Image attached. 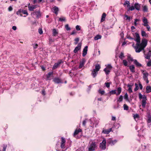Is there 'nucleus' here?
<instances>
[{
    "mask_svg": "<svg viewBox=\"0 0 151 151\" xmlns=\"http://www.w3.org/2000/svg\"><path fill=\"white\" fill-rule=\"evenodd\" d=\"M134 34L136 37L135 41L137 42L136 46H134V48L136 52L139 53L142 50H144L145 48L141 45L140 44V38L139 34L137 32H136Z\"/></svg>",
    "mask_w": 151,
    "mask_h": 151,
    "instance_id": "1",
    "label": "nucleus"
},
{
    "mask_svg": "<svg viewBox=\"0 0 151 151\" xmlns=\"http://www.w3.org/2000/svg\"><path fill=\"white\" fill-rule=\"evenodd\" d=\"M139 97L140 99H143L142 101V107L145 108V107L147 100L146 96L145 95H142L140 93H139Z\"/></svg>",
    "mask_w": 151,
    "mask_h": 151,
    "instance_id": "2",
    "label": "nucleus"
},
{
    "mask_svg": "<svg viewBox=\"0 0 151 151\" xmlns=\"http://www.w3.org/2000/svg\"><path fill=\"white\" fill-rule=\"evenodd\" d=\"M97 142H92L88 146V151H94L95 150V148H97Z\"/></svg>",
    "mask_w": 151,
    "mask_h": 151,
    "instance_id": "3",
    "label": "nucleus"
},
{
    "mask_svg": "<svg viewBox=\"0 0 151 151\" xmlns=\"http://www.w3.org/2000/svg\"><path fill=\"white\" fill-rule=\"evenodd\" d=\"M31 15L33 17L35 18H35L37 19L39 18L41 16L40 12V10L35 11V12L32 13Z\"/></svg>",
    "mask_w": 151,
    "mask_h": 151,
    "instance_id": "4",
    "label": "nucleus"
},
{
    "mask_svg": "<svg viewBox=\"0 0 151 151\" xmlns=\"http://www.w3.org/2000/svg\"><path fill=\"white\" fill-rule=\"evenodd\" d=\"M116 90H112L109 91V93L111 94H116V95H119L120 93L122 91V88L119 87L117 88V92L116 93Z\"/></svg>",
    "mask_w": 151,
    "mask_h": 151,
    "instance_id": "5",
    "label": "nucleus"
},
{
    "mask_svg": "<svg viewBox=\"0 0 151 151\" xmlns=\"http://www.w3.org/2000/svg\"><path fill=\"white\" fill-rule=\"evenodd\" d=\"M63 63V60L61 59H60L58 61L57 63H55L54 64L52 67V69L53 70L56 69L60 66V64Z\"/></svg>",
    "mask_w": 151,
    "mask_h": 151,
    "instance_id": "6",
    "label": "nucleus"
},
{
    "mask_svg": "<svg viewBox=\"0 0 151 151\" xmlns=\"http://www.w3.org/2000/svg\"><path fill=\"white\" fill-rule=\"evenodd\" d=\"M117 140L116 139L113 140L112 138H109L107 140V144L108 145H110L111 146L114 145L116 142Z\"/></svg>",
    "mask_w": 151,
    "mask_h": 151,
    "instance_id": "7",
    "label": "nucleus"
},
{
    "mask_svg": "<svg viewBox=\"0 0 151 151\" xmlns=\"http://www.w3.org/2000/svg\"><path fill=\"white\" fill-rule=\"evenodd\" d=\"M106 139H104L102 142L100 144V148L102 150H105L106 148Z\"/></svg>",
    "mask_w": 151,
    "mask_h": 151,
    "instance_id": "8",
    "label": "nucleus"
},
{
    "mask_svg": "<svg viewBox=\"0 0 151 151\" xmlns=\"http://www.w3.org/2000/svg\"><path fill=\"white\" fill-rule=\"evenodd\" d=\"M82 132V130L81 129H76L74 133V134H73V135H74V136L77 139H79L81 138V136H76V135H77V134H78L79 133V132Z\"/></svg>",
    "mask_w": 151,
    "mask_h": 151,
    "instance_id": "9",
    "label": "nucleus"
},
{
    "mask_svg": "<svg viewBox=\"0 0 151 151\" xmlns=\"http://www.w3.org/2000/svg\"><path fill=\"white\" fill-rule=\"evenodd\" d=\"M140 45L143 46V47L145 48L147 45V40L145 38H143L142 39L141 42L140 43Z\"/></svg>",
    "mask_w": 151,
    "mask_h": 151,
    "instance_id": "10",
    "label": "nucleus"
},
{
    "mask_svg": "<svg viewBox=\"0 0 151 151\" xmlns=\"http://www.w3.org/2000/svg\"><path fill=\"white\" fill-rule=\"evenodd\" d=\"M53 81L55 83L59 84L63 83V82L60 78L58 77H55L53 80Z\"/></svg>",
    "mask_w": 151,
    "mask_h": 151,
    "instance_id": "11",
    "label": "nucleus"
},
{
    "mask_svg": "<svg viewBox=\"0 0 151 151\" xmlns=\"http://www.w3.org/2000/svg\"><path fill=\"white\" fill-rule=\"evenodd\" d=\"M61 141L60 144V147L62 149H64L65 147V139L63 137H61Z\"/></svg>",
    "mask_w": 151,
    "mask_h": 151,
    "instance_id": "12",
    "label": "nucleus"
},
{
    "mask_svg": "<svg viewBox=\"0 0 151 151\" xmlns=\"http://www.w3.org/2000/svg\"><path fill=\"white\" fill-rule=\"evenodd\" d=\"M81 43H79L78 44V45L73 50V52L75 53H76L78 51L80 50L81 48Z\"/></svg>",
    "mask_w": 151,
    "mask_h": 151,
    "instance_id": "13",
    "label": "nucleus"
},
{
    "mask_svg": "<svg viewBox=\"0 0 151 151\" xmlns=\"http://www.w3.org/2000/svg\"><path fill=\"white\" fill-rule=\"evenodd\" d=\"M91 76H92L93 78H95L97 76L98 74V71L93 69L92 70H91Z\"/></svg>",
    "mask_w": 151,
    "mask_h": 151,
    "instance_id": "14",
    "label": "nucleus"
},
{
    "mask_svg": "<svg viewBox=\"0 0 151 151\" xmlns=\"http://www.w3.org/2000/svg\"><path fill=\"white\" fill-rule=\"evenodd\" d=\"M85 62H86L85 59L84 58L81 61H80V64H79V66L78 67V68L79 69H81L82 68L83 66L85 63Z\"/></svg>",
    "mask_w": 151,
    "mask_h": 151,
    "instance_id": "15",
    "label": "nucleus"
},
{
    "mask_svg": "<svg viewBox=\"0 0 151 151\" xmlns=\"http://www.w3.org/2000/svg\"><path fill=\"white\" fill-rule=\"evenodd\" d=\"M88 47L87 46L83 48V51L82 56L83 57L85 56L87 53V52L88 51Z\"/></svg>",
    "mask_w": 151,
    "mask_h": 151,
    "instance_id": "16",
    "label": "nucleus"
},
{
    "mask_svg": "<svg viewBox=\"0 0 151 151\" xmlns=\"http://www.w3.org/2000/svg\"><path fill=\"white\" fill-rule=\"evenodd\" d=\"M135 9L137 11L140 10L141 7L140 4L138 3H135L134 4Z\"/></svg>",
    "mask_w": 151,
    "mask_h": 151,
    "instance_id": "17",
    "label": "nucleus"
},
{
    "mask_svg": "<svg viewBox=\"0 0 151 151\" xmlns=\"http://www.w3.org/2000/svg\"><path fill=\"white\" fill-rule=\"evenodd\" d=\"M59 11L58 8L56 6H54L52 8L53 12L56 15L58 14V12Z\"/></svg>",
    "mask_w": 151,
    "mask_h": 151,
    "instance_id": "18",
    "label": "nucleus"
},
{
    "mask_svg": "<svg viewBox=\"0 0 151 151\" xmlns=\"http://www.w3.org/2000/svg\"><path fill=\"white\" fill-rule=\"evenodd\" d=\"M111 128L108 129H104L102 131V133L105 134H108L111 131Z\"/></svg>",
    "mask_w": 151,
    "mask_h": 151,
    "instance_id": "19",
    "label": "nucleus"
},
{
    "mask_svg": "<svg viewBox=\"0 0 151 151\" xmlns=\"http://www.w3.org/2000/svg\"><path fill=\"white\" fill-rule=\"evenodd\" d=\"M134 63L135 65L137 67H140L142 66V65L138 62L137 60H135Z\"/></svg>",
    "mask_w": 151,
    "mask_h": 151,
    "instance_id": "20",
    "label": "nucleus"
},
{
    "mask_svg": "<svg viewBox=\"0 0 151 151\" xmlns=\"http://www.w3.org/2000/svg\"><path fill=\"white\" fill-rule=\"evenodd\" d=\"M53 75V72L52 71L49 72L47 75V78L48 80H50L51 76H52Z\"/></svg>",
    "mask_w": 151,
    "mask_h": 151,
    "instance_id": "21",
    "label": "nucleus"
},
{
    "mask_svg": "<svg viewBox=\"0 0 151 151\" xmlns=\"http://www.w3.org/2000/svg\"><path fill=\"white\" fill-rule=\"evenodd\" d=\"M135 59H134L132 57H131V55L130 54H128L127 56V60L129 62L130 61H134Z\"/></svg>",
    "mask_w": 151,
    "mask_h": 151,
    "instance_id": "22",
    "label": "nucleus"
},
{
    "mask_svg": "<svg viewBox=\"0 0 151 151\" xmlns=\"http://www.w3.org/2000/svg\"><path fill=\"white\" fill-rule=\"evenodd\" d=\"M129 69L130 71L132 73H134L135 72V67L133 65H132L129 66Z\"/></svg>",
    "mask_w": 151,
    "mask_h": 151,
    "instance_id": "23",
    "label": "nucleus"
},
{
    "mask_svg": "<svg viewBox=\"0 0 151 151\" xmlns=\"http://www.w3.org/2000/svg\"><path fill=\"white\" fill-rule=\"evenodd\" d=\"M28 8L29 10L30 11H34V9H35L36 8V6L35 5H33L32 6L28 5Z\"/></svg>",
    "mask_w": 151,
    "mask_h": 151,
    "instance_id": "24",
    "label": "nucleus"
},
{
    "mask_svg": "<svg viewBox=\"0 0 151 151\" xmlns=\"http://www.w3.org/2000/svg\"><path fill=\"white\" fill-rule=\"evenodd\" d=\"M143 22L144 23V24H143V25L144 26H146V25H148V24H147L148 23L147 21V20L146 18L145 17H144L143 19L142 20Z\"/></svg>",
    "mask_w": 151,
    "mask_h": 151,
    "instance_id": "25",
    "label": "nucleus"
},
{
    "mask_svg": "<svg viewBox=\"0 0 151 151\" xmlns=\"http://www.w3.org/2000/svg\"><path fill=\"white\" fill-rule=\"evenodd\" d=\"M101 68L100 65L98 63L95 64V68L93 69L95 70L98 71Z\"/></svg>",
    "mask_w": 151,
    "mask_h": 151,
    "instance_id": "26",
    "label": "nucleus"
},
{
    "mask_svg": "<svg viewBox=\"0 0 151 151\" xmlns=\"http://www.w3.org/2000/svg\"><path fill=\"white\" fill-rule=\"evenodd\" d=\"M106 16V14L105 13H104L102 14L101 20V22H103L105 20Z\"/></svg>",
    "mask_w": 151,
    "mask_h": 151,
    "instance_id": "27",
    "label": "nucleus"
},
{
    "mask_svg": "<svg viewBox=\"0 0 151 151\" xmlns=\"http://www.w3.org/2000/svg\"><path fill=\"white\" fill-rule=\"evenodd\" d=\"M58 34V32L55 29H54L52 30V36H55Z\"/></svg>",
    "mask_w": 151,
    "mask_h": 151,
    "instance_id": "28",
    "label": "nucleus"
},
{
    "mask_svg": "<svg viewBox=\"0 0 151 151\" xmlns=\"http://www.w3.org/2000/svg\"><path fill=\"white\" fill-rule=\"evenodd\" d=\"M141 35L142 37H148V35H147L145 31L142 30L141 31Z\"/></svg>",
    "mask_w": 151,
    "mask_h": 151,
    "instance_id": "29",
    "label": "nucleus"
},
{
    "mask_svg": "<svg viewBox=\"0 0 151 151\" xmlns=\"http://www.w3.org/2000/svg\"><path fill=\"white\" fill-rule=\"evenodd\" d=\"M49 45L50 46L52 43L55 41V40L53 39L51 37H49Z\"/></svg>",
    "mask_w": 151,
    "mask_h": 151,
    "instance_id": "30",
    "label": "nucleus"
},
{
    "mask_svg": "<svg viewBox=\"0 0 151 151\" xmlns=\"http://www.w3.org/2000/svg\"><path fill=\"white\" fill-rule=\"evenodd\" d=\"M123 96L122 95H120V96H119V98H118L117 99V103H118V102H119V103L120 102H122L123 100Z\"/></svg>",
    "mask_w": 151,
    "mask_h": 151,
    "instance_id": "31",
    "label": "nucleus"
},
{
    "mask_svg": "<svg viewBox=\"0 0 151 151\" xmlns=\"http://www.w3.org/2000/svg\"><path fill=\"white\" fill-rule=\"evenodd\" d=\"M146 91L147 93H149L151 92V86H147L146 87Z\"/></svg>",
    "mask_w": 151,
    "mask_h": 151,
    "instance_id": "32",
    "label": "nucleus"
},
{
    "mask_svg": "<svg viewBox=\"0 0 151 151\" xmlns=\"http://www.w3.org/2000/svg\"><path fill=\"white\" fill-rule=\"evenodd\" d=\"M143 75V78L145 81L146 79L148 78L147 77L148 76V74L147 72H146L144 73Z\"/></svg>",
    "mask_w": 151,
    "mask_h": 151,
    "instance_id": "33",
    "label": "nucleus"
},
{
    "mask_svg": "<svg viewBox=\"0 0 151 151\" xmlns=\"http://www.w3.org/2000/svg\"><path fill=\"white\" fill-rule=\"evenodd\" d=\"M132 85H131L129 84H128L127 85V86L129 87V88L128 89V91L129 93H131L132 92Z\"/></svg>",
    "mask_w": 151,
    "mask_h": 151,
    "instance_id": "34",
    "label": "nucleus"
},
{
    "mask_svg": "<svg viewBox=\"0 0 151 151\" xmlns=\"http://www.w3.org/2000/svg\"><path fill=\"white\" fill-rule=\"evenodd\" d=\"M127 4V7L128 8H129V7L130 6V3L129 1L126 0L124 1V6H125Z\"/></svg>",
    "mask_w": 151,
    "mask_h": 151,
    "instance_id": "35",
    "label": "nucleus"
},
{
    "mask_svg": "<svg viewBox=\"0 0 151 151\" xmlns=\"http://www.w3.org/2000/svg\"><path fill=\"white\" fill-rule=\"evenodd\" d=\"M124 17H126V20H127L128 22H129L131 21V17L129 16L126 14L124 15Z\"/></svg>",
    "mask_w": 151,
    "mask_h": 151,
    "instance_id": "36",
    "label": "nucleus"
},
{
    "mask_svg": "<svg viewBox=\"0 0 151 151\" xmlns=\"http://www.w3.org/2000/svg\"><path fill=\"white\" fill-rule=\"evenodd\" d=\"M101 36L100 35H97L94 37V40H96L101 39Z\"/></svg>",
    "mask_w": 151,
    "mask_h": 151,
    "instance_id": "37",
    "label": "nucleus"
},
{
    "mask_svg": "<svg viewBox=\"0 0 151 151\" xmlns=\"http://www.w3.org/2000/svg\"><path fill=\"white\" fill-rule=\"evenodd\" d=\"M104 70L105 72V74L106 75L109 74L110 72V70L107 69L106 68H105Z\"/></svg>",
    "mask_w": 151,
    "mask_h": 151,
    "instance_id": "38",
    "label": "nucleus"
},
{
    "mask_svg": "<svg viewBox=\"0 0 151 151\" xmlns=\"http://www.w3.org/2000/svg\"><path fill=\"white\" fill-rule=\"evenodd\" d=\"M124 99L126 101H129V100L128 99V95L127 93H126L124 95Z\"/></svg>",
    "mask_w": 151,
    "mask_h": 151,
    "instance_id": "39",
    "label": "nucleus"
},
{
    "mask_svg": "<svg viewBox=\"0 0 151 151\" xmlns=\"http://www.w3.org/2000/svg\"><path fill=\"white\" fill-rule=\"evenodd\" d=\"M128 8V11H132L135 9L134 6L133 5H132L131 7H129V8Z\"/></svg>",
    "mask_w": 151,
    "mask_h": 151,
    "instance_id": "40",
    "label": "nucleus"
},
{
    "mask_svg": "<svg viewBox=\"0 0 151 151\" xmlns=\"http://www.w3.org/2000/svg\"><path fill=\"white\" fill-rule=\"evenodd\" d=\"M135 88L134 89V91H136L139 89V87L138 86V84L137 83H135Z\"/></svg>",
    "mask_w": 151,
    "mask_h": 151,
    "instance_id": "41",
    "label": "nucleus"
},
{
    "mask_svg": "<svg viewBox=\"0 0 151 151\" xmlns=\"http://www.w3.org/2000/svg\"><path fill=\"white\" fill-rule=\"evenodd\" d=\"M148 10V8L146 5L144 6L143 9V11L144 12H147Z\"/></svg>",
    "mask_w": 151,
    "mask_h": 151,
    "instance_id": "42",
    "label": "nucleus"
},
{
    "mask_svg": "<svg viewBox=\"0 0 151 151\" xmlns=\"http://www.w3.org/2000/svg\"><path fill=\"white\" fill-rule=\"evenodd\" d=\"M59 21L61 22H65L66 21L65 18L63 17H60L59 19Z\"/></svg>",
    "mask_w": 151,
    "mask_h": 151,
    "instance_id": "43",
    "label": "nucleus"
},
{
    "mask_svg": "<svg viewBox=\"0 0 151 151\" xmlns=\"http://www.w3.org/2000/svg\"><path fill=\"white\" fill-rule=\"evenodd\" d=\"M134 119L136 120V119H137V120H138V119L139 118V116L138 114H136L134 115L133 116Z\"/></svg>",
    "mask_w": 151,
    "mask_h": 151,
    "instance_id": "44",
    "label": "nucleus"
},
{
    "mask_svg": "<svg viewBox=\"0 0 151 151\" xmlns=\"http://www.w3.org/2000/svg\"><path fill=\"white\" fill-rule=\"evenodd\" d=\"M32 45L33 46L34 49H36L38 46V45L37 44L34 43L32 44Z\"/></svg>",
    "mask_w": 151,
    "mask_h": 151,
    "instance_id": "45",
    "label": "nucleus"
},
{
    "mask_svg": "<svg viewBox=\"0 0 151 151\" xmlns=\"http://www.w3.org/2000/svg\"><path fill=\"white\" fill-rule=\"evenodd\" d=\"M111 83V82H106L105 83V85L106 86L107 88H109L110 87V85Z\"/></svg>",
    "mask_w": 151,
    "mask_h": 151,
    "instance_id": "46",
    "label": "nucleus"
},
{
    "mask_svg": "<svg viewBox=\"0 0 151 151\" xmlns=\"http://www.w3.org/2000/svg\"><path fill=\"white\" fill-rule=\"evenodd\" d=\"M22 13H23L24 14L26 15L27 16L28 15V14L27 10H24L22 9Z\"/></svg>",
    "mask_w": 151,
    "mask_h": 151,
    "instance_id": "47",
    "label": "nucleus"
},
{
    "mask_svg": "<svg viewBox=\"0 0 151 151\" xmlns=\"http://www.w3.org/2000/svg\"><path fill=\"white\" fill-rule=\"evenodd\" d=\"M124 57V54L123 52H121L120 53V55L119 56V57L121 59H122Z\"/></svg>",
    "mask_w": 151,
    "mask_h": 151,
    "instance_id": "48",
    "label": "nucleus"
},
{
    "mask_svg": "<svg viewBox=\"0 0 151 151\" xmlns=\"http://www.w3.org/2000/svg\"><path fill=\"white\" fill-rule=\"evenodd\" d=\"M124 109L125 110H128L129 109V107L126 104H124L123 105Z\"/></svg>",
    "mask_w": 151,
    "mask_h": 151,
    "instance_id": "49",
    "label": "nucleus"
},
{
    "mask_svg": "<svg viewBox=\"0 0 151 151\" xmlns=\"http://www.w3.org/2000/svg\"><path fill=\"white\" fill-rule=\"evenodd\" d=\"M123 63L125 66H127L128 64V62L126 60H123Z\"/></svg>",
    "mask_w": 151,
    "mask_h": 151,
    "instance_id": "50",
    "label": "nucleus"
},
{
    "mask_svg": "<svg viewBox=\"0 0 151 151\" xmlns=\"http://www.w3.org/2000/svg\"><path fill=\"white\" fill-rule=\"evenodd\" d=\"M95 2L93 1H91L89 4L90 6H91L92 7L94 6H95Z\"/></svg>",
    "mask_w": 151,
    "mask_h": 151,
    "instance_id": "51",
    "label": "nucleus"
},
{
    "mask_svg": "<svg viewBox=\"0 0 151 151\" xmlns=\"http://www.w3.org/2000/svg\"><path fill=\"white\" fill-rule=\"evenodd\" d=\"M7 147V145H3V148L2 150L1 151V150H0V151H6V148Z\"/></svg>",
    "mask_w": 151,
    "mask_h": 151,
    "instance_id": "52",
    "label": "nucleus"
},
{
    "mask_svg": "<svg viewBox=\"0 0 151 151\" xmlns=\"http://www.w3.org/2000/svg\"><path fill=\"white\" fill-rule=\"evenodd\" d=\"M76 29L77 31H80L81 29V27L80 26L78 25H77L76 27Z\"/></svg>",
    "mask_w": 151,
    "mask_h": 151,
    "instance_id": "53",
    "label": "nucleus"
},
{
    "mask_svg": "<svg viewBox=\"0 0 151 151\" xmlns=\"http://www.w3.org/2000/svg\"><path fill=\"white\" fill-rule=\"evenodd\" d=\"M79 37H77L75 38L74 40L75 41L74 42V43L75 45H76L78 44V42L79 41Z\"/></svg>",
    "mask_w": 151,
    "mask_h": 151,
    "instance_id": "54",
    "label": "nucleus"
},
{
    "mask_svg": "<svg viewBox=\"0 0 151 151\" xmlns=\"http://www.w3.org/2000/svg\"><path fill=\"white\" fill-rule=\"evenodd\" d=\"M65 27L67 30H70V28L69 27L68 24H66L65 25Z\"/></svg>",
    "mask_w": 151,
    "mask_h": 151,
    "instance_id": "55",
    "label": "nucleus"
},
{
    "mask_svg": "<svg viewBox=\"0 0 151 151\" xmlns=\"http://www.w3.org/2000/svg\"><path fill=\"white\" fill-rule=\"evenodd\" d=\"M98 92L101 95H103L105 93V91L104 90L101 91V89H99V90Z\"/></svg>",
    "mask_w": 151,
    "mask_h": 151,
    "instance_id": "56",
    "label": "nucleus"
},
{
    "mask_svg": "<svg viewBox=\"0 0 151 151\" xmlns=\"http://www.w3.org/2000/svg\"><path fill=\"white\" fill-rule=\"evenodd\" d=\"M22 9H19L18 11L16 13V14L17 15H19L22 13Z\"/></svg>",
    "mask_w": 151,
    "mask_h": 151,
    "instance_id": "57",
    "label": "nucleus"
},
{
    "mask_svg": "<svg viewBox=\"0 0 151 151\" xmlns=\"http://www.w3.org/2000/svg\"><path fill=\"white\" fill-rule=\"evenodd\" d=\"M147 122L150 123L151 122V116H149L148 117Z\"/></svg>",
    "mask_w": 151,
    "mask_h": 151,
    "instance_id": "58",
    "label": "nucleus"
},
{
    "mask_svg": "<svg viewBox=\"0 0 151 151\" xmlns=\"http://www.w3.org/2000/svg\"><path fill=\"white\" fill-rule=\"evenodd\" d=\"M38 32L40 34H42L43 33V31L42 29L40 28L38 29Z\"/></svg>",
    "mask_w": 151,
    "mask_h": 151,
    "instance_id": "59",
    "label": "nucleus"
},
{
    "mask_svg": "<svg viewBox=\"0 0 151 151\" xmlns=\"http://www.w3.org/2000/svg\"><path fill=\"white\" fill-rule=\"evenodd\" d=\"M139 21V20L138 19H135V20H134V25L135 26H137V21Z\"/></svg>",
    "mask_w": 151,
    "mask_h": 151,
    "instance_id": "60",
    "label": "nucleus"
},
{
    "mask_svg": "<svg viewBox=\"0 0 151 151\" xmlns=\"http://www.w3.org/2000/svg\"><path fill=\"white\" fill-rule=\"evenodd\" d=\"M149 51L148 52H147V55H149L150 56H151V49L149 48Z\"/></svg>",
    "mask_w": 151,
    "mask_h": 151,
    "instance_id": "61",
    "label": "nucleus"
},
{
    "mask_svg": "<svg viewBox=\"0 0 151 151\" xmlns=\"http://www.w3.org/2000/svg\"><path fill=\"white\" fill-rule=\"evenodd\" d=\"M147 66L148 67H150L151 66V60H150L147 63Z\"/></svg>",
    "mask_w": 151,
    "mask_h": 151,
    "instance_id": "62",
    "label": "nucleus"
},
{
    "mask_svg": "<svg viewBox=\"0 0 151 151\" xmlns=\"http://www.w3.org/2000/svg\"><path fill=\"white\" fill-rule=\"evenodd\" d=\"M139 88L140 89L142 90L143 88V86L141 83H139Z\"/></svg>",
    "mask_w": 151,
    "mask_h": 151,
    "instance_id": "63",
    "label": "nucleus"
},
{
    "mask_svg": "<svg viewBox=\"0 0 151 151\" xmlns=\"http://www.w3.org/2000/svg\"><path fill=\"white\" fill-rule=\"evenodd\" d=\"M138 151H149V150L148 149H144L143 150H142V149H139Z\"/></svg>",
    "mask_w": 151,
    "mask_h": 151,
    "instance_id": "64",
    "label": "nucleus"
}]
</instances>
